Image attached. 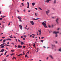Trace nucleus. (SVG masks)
Segmentation results:
<instances>
[{
	"instance_id": "obj_1",
	"label": "nucleus",
	"mask_w": 61,
	"mask_h": 61,
	"mask_svg": "<svg viewBox=\"0 0 61 61\" xmlns=\"http://www.w3.org/2000/svg\"><path fill=\"white\" fill-rule=\"evenodd\" d=\"M54 33L55 34V36L56 37H57V36H58V35H57V34H59V31H55L54 32Z\"/></svg>"
},
{
	"instance_id": "obj_2",
	"label": "nucleus",
	"mask_w": 61,
	"mask_h": 61,
	"mask_svg": "<svg viewBox=\"0 0 61 61\" xmlns=\"http://www.w3.org/2000/svg\"><path fill=\"white\" fill-rule=\"evenodd\" d=\"M42 25H43L45 28H46L47 27L46 25V24L45 23L43 22L42 23Z\"/></svg>"
},
{
	"instance_id": "obj_3",
	"label": "nucleus",
	"mask_w": 61,
	"mask_h": 61,
	"mask_svg": "<svg viewBox=\"0 0 61 61\" xmlns=\"http://www.w3.org/2000/svg\"><path fill=\"white\" fill-rule=\"evenodd\" d=\"M58 21H59V19L57 18L56 20V22L57 24H59Z\"/></svg>"
},
{
	"instance_id": "obj_4",
	"label": "nucleus",
	"mask_w": 61,
	"mask_h": 61,
	"mask_svg": "<svg viewBox=\"0 0 61 61\" xmlns=\"http://www.w3.org/2000/svg\"><path fill=\"white\" fill-rule=\"evenodd\" d=\"M19 26L21 30H22L23 29V27H22V25H19Z\"/></svg>"
},
{
	"instance_id": "obj_5",
	"label": "nucleus",
	"mask_w": 61,
	"mask_h": 61,
	"mask_svg": "<svg viewBox=\"0 0 61 61\" xmlns=\"http://www.w3.org/2000/svg\"><path fill=\"white\" fill-rule=\"evenodd\" d=\"M30 23L31 24H32V25H35V24H34V22H33V21H30Z\"/></svg>"
},
{
	"instance_id": "obj_6",
	"label": "nucleus",
	"mask_w": 61,
	"mask_h": 61,
	"mask_svg": "<svg viewBox=\"0 0 61 61\" xmlns=\"http://www.w3.org/2000/svg\"><path fill=\"white\" fill-rule=\"evenodd\" d=\"M49 12V10H47V11H46V15H48V13Z\"/></svg>"
},
{
	"instance_id": "obj_7",
	"label": "nucleus",
	"mask_w": 61,
	"mask_h": 61,
	"mask_svg": "<svg viewBox=\"0 0 61 61\" xmlns=\"http://www.w3.org/2000/svg\"><path fill=\"white\" fill-rule=\"evenodd\" d=\"M39 18H37V19H35V18H32V19L33 20H38V19H39Z\"/></svg>"
},
{
	"instance_id": "obj_8",
	"label": "nucleus",
	"mask_w": 61,
	"mask_h": 61,
	"mask_svg": "<svg viewBox=\"0 0 61 61\" xmlns=\"http://www.w3.org/2000/svg\"><path fill=\"white\" fill-rule=\"evenodd\" d=\"M17 18L18 19H19L20 20V19H22V18L20 17H19V16Z\"/></svg>"
},
{
	"instance_id": "obj_9",
	"label": "nucleus",
	"mask_w": 61,
	"mask_h": 61,
	"mask_svg": "<svg viewBox=\"0 0 61 61\" xmlns=\"http://www.w3.org/2000/svg\"><path fill=\"white\" fill-rule=\"evenodd\" d=\"M50 1V0H46V2L47 3H49V2Z\"/></svg>"
},
{
	"instance_id": "obj_10",
	"label": "nucleus",
	"mask_w": 61,
	"mask_h": 61,
	"mask_svg": "<svg viewBox=\"0 0 61 61\" xmlns=\"http://www.w3.org/2000/svg\"><path fill=\"white\" fill-rule=\"evenodd\" d=\"M4 50H5L4 49H3L2 50L0 51V52H4Z\"/></svg>"
},
{
	"instance_id": "obj_11",
	"label": "nucleus",
	"mask_w": 61,
	"mask_h": 61,
	"mask_svg": "<svg viewBox=\"0 0 61 61\" xmlns=\"http://www.w3.org/2000/svg\"><path fill=\"white\" fill-rule=\"evenodd\" d=\"M18 48H22V46H20L19 45H18Z\"/></svg>"
},
{
	"instance_id": "obj_12",
	"label": "nucleus",
	"mask_w": 61,
	"mask_h": 61,
	"mask_svg": "<svg viewBox=\"0 0 61 61\" xmlns=\"http://www.w3.org/2000/svg\"><path fill=\"white\" fill-rule=\"evenodd\" d=\"M35 4H36V3L34 2L32 4V5L33 6H34V5H35Z\"/></svg>"
},
{
	"instance_id": "obj_13",
	"label": "nucleus",
	"mask_w": 61,
	"mask_h": 61,
	"mask_svg": "<svg viewBox=\"0 0 61 61\" xmlns=\"http://www.w3.org/2000/svg\"><path fill=\"white\" fill-rule=\"evenodd\" d=\"M21 44L22 45H24V43L22 41H21Z\"/></svg>"
},
{
	"instance_id": "obj_14",
	"label": "nucleus",
	"mask_w": 61,
	"mask_h": 61,
	"mask_svg": "<svg viewBox=\"0 0 61 61\" xmlns=\"http://www.w3.org/2000/svg\"><path fill=\"white\" fill-rule=\"evenodd\" d=\"M49 56L50 57H51V58H52V59H53V57L52 56V55H50Z\"/></svg>"
},
{
	"instance_id": "obj_15",
	"label": "nucleus",
	"mask_w": 61,
	"mask_h": 61,
	"mask_svg": "<svg viewBox=\"0 0 61 61\" xmlns=\"http://www.w3.org/2000/svg\"><path fill=\"white\" fill-rule=\"evenodd\" d=\"M54 1V4H56V0H55Z\"/></svg>"
},
{
	"instance_id": "obj_16",
	"label": "nucleus",
	"mask_w": 61,
	"mask_h": 61,
	"mask_svg": "<svg viewBox=\"0 0 61 61\" xmlns=\"http://www.w3.org/2000/svg\"><path fill=\"white\" fill-rule=\"evenodd\" d=\"M4 46H5L4 45L3 46H2L0 47V48H3V47H4Z\"/></svg>"
},
{
	"instance_id": "obj_17",
	"label": "nucleus",
	"mask_w": 61,
	"mask_h": 61,
	"mask_svg": "<svg viewBox=\"0 0 61 61\" xmlns=\"http://www.w3.org/2000/svg\"><path fill=\"white\" fill-rule=\"evenodd\" d=\"M53 26H54V25L53 24L52 25H51V27L52 28H53Z\"/></svg>"
},
{
	"instance_id": "obj_18",
	"label": "nucleus",
	"mask_w": 61,
	"mask_h": 61,
	"mask_svg": "<svg viewBox=\"0 0 61 61\" xmlns=\"http://www.w3.org/2000/svg\"><path fill=\"white\" fill-rule=\"evenodd\" d=\"M7 40H9V41H11V39H9Z\"/></svg>"
},
{
	"instance_id": "obj_19",
	"label": "nucleus",
	"mask_w": 61,
	"mask_h": 61,
	"mask_svg": "<svg viewBox=\"0 0 61 61\" xmlns=\"http://www.w3.org/2000/svg\"><path fill=\"white\" fill-rule=\"evenodd\" d=\"M23 55V54H20L18 55V56H21V55Z\"/></svg>"
},
{
	"instance_id": "obj_20",
	"label": "nucleus",
	"mask_w": 61,
	"mask_h": 61,
	"mask_svg": "<svg viewBox=\"0 0 61 61\" xmlns=\"http://www.w3.org/2000/svg\"><path fill=\"white\" fill-rule=\"evenodd\" d=\"M5 39L2 42V43H5Z\"/></svg>"
},
{
	"instance_id": "obj_21",
	"label": "nucleus",
	"mask_w": 61,
	"mask_h": 61,
	"mask_svg": "<svg viewBox=\"0 0 61 61\" xmlns=\"http://www.w3.org/2000/svg\"><path fill=\"white\" fill-rule=\"evenodd\" d=\"M3 45H4V43H3V44H1V45L0 46H3Z\"/></svg>"
},
{
	"instance_id": "obj_22",
	"label": "nucleus",
	"mask_w": 61,
	"mask_h": 61,
	"mask_svg": "<svg viewBox=\"0 0 61 61\" xmlns=\"http://www.w3.org/2000/svg\"><path fill=\"white\" fill-rule=\"evenodd\" d=\"M48 27L49 28H51V26H50V25H48Z\"/></svg>"
},
{
	"instance_id": "obj_23",
	"label": "nucleus",
	"mask_w": 61,
	"mask_h": 61,
	"mask_svg": "<svg viewBox=\"0 0 61 61\" xmlns=\"http://www.w3.org/2000/svg\"><path fill=\"white\" fill-rule=\"evenodd\" d=\"M39 9H40L41 10H42V9L40 7H39Z\"/></svg>"
},
{
	"instance_id": "obj_24",
	"label": "nucleus",
	"mask_w": 61,
	"mask_h": 61,
	"mask_svg": "<svg viewBox=\"0 0 61 61\" xmlns=\"http://www.w3.org/2000/svg\"><path fill=\"white\" fill-rule=\"evenodd\" d=\"M2 28H3V29H4L5 28V26L4 25H2Z\"/></svg>"
},
{
	"instance_id": "obj_25",
	"label": "nucleus",
	"mask_w": 61,
	"mask_h": 61,
	"mask_svg": "<svg viewBox=\"0 0 61 61\" xmlns=\"http://www.w3.org/2000/svg\"><path fill=\"white\" fill-rule=\"evenodd\" d=\"M59 51H60V52H61V48L59 50Z\"/></svg>"
},
{
	"instance_id": "obj_26",
	"label": "nucleus",
	"mask_w": 61,
	"mask_h": 61,
	"mask_svg": "<svg viewBox=\"0 0 61 61\" xmlns=\"http://www.w3.org/2000/svg\"><path fill=\"white\" fill-rule=\"evenodd\" d=\"M27 8H29V5H28L27 7Z\"/></svg>"
},
{
	"instance_id": "obj_27",
	"label": "nucleus",
	"mask_w": 61,
	"mask_h": 61,
	"mask_svg": "<svg viewBox=\"0 0 61 61\" xmlns=\"http://www.w3.org/2000/svg\"><path fill=\"white\" fill-rule=\"evenodd\" d=\"M14 55V53H12L10 54V56H13V55Z\"/></svg>"
},
{
	"instance_id": "obj_28",
	"label": "nucleus",
	"mask_w": 61,
	"mask_h": 61,
	"mask_svg": "<svg viewBox=\"0 0 61 61\" xmlns=\"http://www.w3.org/2000/svg\"><path fill=\"white\" fill-rule=\"evenodd\" d=\"M52 49H53V48H54V45H52Z\"/></svg>"
},
{
	"instance_id": "obj_29",
	"label": "nucleus",
	"mask_w": 61,
	"mask_h": 61,
	"mask_svg": "<svg viewBox=\"0 0 61 61\" xmlns=\"http://www.w3.org/2000/svg\"><path fill=\"white\" fill-rule=\"evenodd\" d=\"M27 5H29V2H27Z\"/></svg>"
},
{
	"instance_id": "obj_30",
	"label": "nucleus",
	"mask_w": 61,
	"mask_h": 61,
	"mask_svg": "<svg viewBox=\"0 0 61 61\" xmlns=\"http://www.w3.org/2000/svg\"><path fill=\"white\" fill-rule=\"evenodd\" d=\"M21 19L19 20L20 22H22V20H21Z\"/></svg>"
},
{
	"instance_id": "obj_31",
	"label": "nucleus",
	"mask_w": 61,
	"mask_h": 61,
	"mask_svg": "<svg viewBox=\"0 0 61 61\" xmlns=\"http://www.w3.org/2000/svg\"><path fill=\"white\" fill-rule=\"evenodd\" d=\"M3 52L2 53L1 55H0V56H2V55H3Z\"/></svg>"
},
{
	"instance_id": "obj_32",
	"label": "nucleus",
	"mask_w": 61,
	"mask_h": 61,
	"mask_svg": "<svg viewBox=\"0 0 61 61\" xmlns=\"http://www.w3.org/2000/svg\"><path fill=\"white\" fill-rule=\"evenodd\" d=\"M23 55H25V52L24 51L23 52Z\"/></svg>"
},
{
	"instance_id": "obj_33",
	"label": "nucleus",
	"mask_w": 61,
	"mask_h": 61,
	"mask_svg": "<svg viewBox=\"0 0 61 61\" xmlns=\"http://www.w3.org/2000/svg\"><path fill=\"white\" fill-rule=\"evenodd\" d=\"M11 44L12 45H15L14 43H13V42H12Z\"/></svg>"
},
{
	"instance_id": "obj_34",
	"label": "nucleus",
	"mask_w": 61,
	"mask_h": 61,
	"mask_svg": "<svg viewBox=\"0 0 61 61\" xmlns=\"http://www.w3.org/2000/svg\"><path fill=\"white\" fill-rule=\"evenodd\" d=\"M34 45H33V46H34V47H35V46H36L35 45V44H34Z\"/></svg>"
},
{
	"instance_id": "obj_35",
	"label": "nucleus",
	"mask_w": 61,
	"mask_h": 61,
	"mask_svg": "<svg viewBox=\"0 0 61 61\" xmlns=\"http://www.w3.org/2000/svg\"><path fill=\"white\" fill-rule=\"evenodd\" d=\"M55 43H56V44H57L58 43L57 41H55Z\"/></svg>"
},
{
	"instance_id": "obj_36",
	"label": "nucleus",
	"mask_w": 61,
	"mask_h": 61,
	"mask_svg": "<svg viewBox=\"0 0 61 61\" xmlns=\"http://www.w3.org/2000/svg\"><path fill=\"white\" fill-rule=\"evenodd\" d=\"M6 59H4V60H3V61H6Z\"/></svg>"
},
{
	"instance_id": "obj_37",
	"label": "nucleus",
	"mask_w": 61,
	"mask_h": 61,
	"mask_svg": "<svg viewBox=\"0 0 61 61\" xmlns=\"http://www.w3.org/2000/svg\"><path fill=\"white\" fill-rule=\"evenodd\" d=\"M38 32H39L40 33H41V31L40 30H38Z\"/></svg>"
},
{
	"instance_id": "obj_38",
	"label": "nucleus",
	"mask_w": 61,
	"mask_h": 61,
	"mask_svg": "<svg viewBox=\"0 0 61 61\" xmlns=\"http://www.w3.org/2000/svg\"><path fill=\"white\" fill-rule=\"evenodd\" d=\"M46 59L47 60H48V57H47L46 58Z\"/></svg>"
},
{
	"instance_id": "obj_39",
	"label": "nucleus",
	"mask_w": 61,
	"mask_h": 61,
	"mask_svg": "<svg viewBox=\"0 0 61 61\" xmlns=\"http://www.w3.org/2000/svg\"><path fill=\"white\" fill-rule=\"evenodd\" d=\"M11 52H14V50H11Z\"/></svg>"
},
{
	"instance_id": "obj_40",
	"label": "nucleus",
	"mask_w": 61,
	"mask_h": 61,
	"mask_svg": "<svg viewBox=\"0 0 61 61\" xmlns=\"http://www.w3.org/2000/svg\"><path fill=\"white\" fill-rule=\"evenodd\" d=\"M41 33L40 32V33H39V36H40V35H41Z\"/></svg>"
},
{
	"instance_id": "obj_41",
	"label": "nucleus",
	"mask_w": 61,
	"mask_h": 61,
	"mask_svg": "<svg viewBox=\"0 0 61 61\" xmlns=\"http://www.w3.org/2000/svg\"><path fill=\"white\" fill-rule=\"evenodd\" d=\"M10 24H11V22H9L8 24V25H10Z\"/></svg>"
},
{
	"instance_id": "obj_42",
	"label": "nucleus",
	"mask_w": 61,
	"mask_h": 61,
	"mask_svg": "<svg viewBox=\"0 0 61 61\" xmlns=\"http://www.w3.org/2000/svg\"><path fill=\"white\" fill-rule=\"evenodd\" d=\"M35 15L36 16H37V15H36V13H35Z\"/></svg>"
},
{
	"instance_id": "obj_43",
	"label": "nucleus",
	"mask_w": 61,
	"mask_h": 61,
	"mask_svg": "<svg viewBox=\"0 0 61 61\" xmlns=\"http://www.w3.org/2000/svg\"><path fill=\"white\" fill-rule=\"evenodd\" d=\"M24 37H26V36H25V35H24Z\"/></svg>"
},
{
	"instance_id": "obj_44",
	"label": "nucleus",
	"mask_w": 61,
	"mask_h": 61,
	"mask_svg": "<svg viewBox=\"0 0 61 61\" xmlns=\"http://www.w3.org/2000/svg\"><path fill=\"white\" fill-rule=\"evenodd\" d=\"M32 36H36V35H35V34H32Z\"/></svg>"
},
{
	"instance_id": "obj_45",
	"label": "nucleus",
	"mask_w": 61,
	"mask_h": 61,
	"mask_svg": "<svg viewBox=\"0 0 61 61\" xmlns=\"http://www.w3.org/2000/svg\"><path fill=\"white\" fill-rule=\"evenodd\" d=\"M15 47L16 48V47H17V46H16V45H15Z\"/></svg>"
},
{
	"instance_id": "obj_46",
	"label": "nucleus",
	"mask_w": 61,
	"mask_h": 61,
	"mask_svg": "<svg viewBox=\"0 0 61 61\" xmlns=\"http://www.w3.org/2000/svg\"><path fill=\"white\" fill-rule=\"evenodd\" d=\"M15 40H16V42H17L18 41H17V39H15Z\"/></svg>"
},
{
	"instance_id": "obj_47",
	"label": "nucleus",
	"mask_w": 61,
	"mask_h": 61,
	"mask_svg": "<svg viewBox=\"0 0 61 61\" xmlns=\"http://www.w3.org/2000/svg\"><path fill=\"white\" fill-rule=\"evenodd\" d=\"M3 19V18H0V20H2V19Z\"/></svg>"
},
{
	"instance_id": "obj_48",
	"label": "nucleus",
	"mask_w": 61,
	"mask_h": 61,
	"mask_svg": "<svg viewBox=\"0 0 61 61\" xmlns=\"http://www.w3.org/2000/svg\"><path fill=\"white\" fill-rule=\"evenodd\" d=\"M23 4V3H22V5L23 6H24V4Z\"/></svg>"
},
{
	"instance_id": "obj_49",
	"label": "nucleus",
	"mask_w": 61,
	"mask_h": 61,
	"mask_svg": "<svg viewBox=\"0 0 61 61\" xmlns=\"http://www.w3.org/2000/svg\"><path fill=\"white\" fill-rule=\"evenodd\" d=\"M18 41L19 42H21V41H20L19 40H18Z\"/></svg>"
},
{
	"instance_id": "obj_50",
	"label": "nucleus",
	"mask_w": 61,
	"mask_h": 61,
	"mask_svg": "<svg viewBox=\"0 0 61 61\" xmlns=\"http://www.w3.org/2000/svg\"><path fill=\"white\" fill-rule=\"evenodd\" d=\"M41 42H43V40H41Z\"/></svg>"
},
{
	"instance_id": "obj_51",
	"label": "nucleus",
	"mask_w": 61,
	"mask_h": 61,
	"mask_svg": "<svg viewBox=\"0 0 61 61\" xmlns=\"http://www.w3.org/2000/svg\"><path fill=\"white\" fill-rule=\"evenodd\" d=\"M5 17V16H3V17H2V18H4V17Z\"/></svg>"
},
{
	"instance_id": "obj_52",
	"label": "nucleus",
	"mask_w": 61,
	"mask_h": 61,
	"mask_svg": "<svg viewBox=\"0 0 61 61\" xmlns=\"http://www.w3.org/2000/svg\"><path fill=\"white\" fill-rule=\"evenodd\" d=\"M2 23H5V22H4V21H2Z\"/></svg>"
},
{
	"instance_id": "obj_53",
	"label": "nucleus",
	"mask_w": 61,
	"mask_h": 61,
	"mask_svg": "<svg viewBox=\"0 0 61 61\" xmlns=\"http://www.w3.org/2000/svg\"><path fill=\"white\" fill-rule=\"evenodd\" d=\"M9 46V45H7L6 46Z\"/></svg>"
},
{
	"instance_id": "obj_54",
	"label": "nucleus",
	"mask_w": 61,
	"mask_h": 61,
	"mask_svg": "<svg viewBox=\"0 0 61 61\" xmlns=\"http://www.w3.org/2000/svg\"><path fill=\"white\" fill-rule=\"evenodd\" d=\"M60 29V28H58L57 29V30H59V29Z\"/></svg>"
},
{
	"instance_id": "obj_55",
	"label": "nucleus",
	"mask_w": 61,
	"mask_h": 61,
	"mask_svg": "<svg viewBox=\"0 0 61 61\" xmlns=\"http://www.w3.org/2000/svg\"><path fill=\"white\" fill-rule=\"evenodd\" d=\"M9 37H10V38H13V37H12L11 36H10Z\"/></svg>"
},
{
	"instance_id": "obj_56",
	"label": "nucleus",
	"mask_w": 61,
	"mask_h": 61,
	"mask_svg": "<svg viewBox=\"0 0 61 61\" xmlns=\"http://www.w3.org/2000/svg\"><path fill=\"white\" fill-rule=\"evenodd\" d=\"M14 38H15V39H16V37L15 36H14Z\"/></svg>"
},
{
	"instance_id": "obj_57",
	"label": "nucleus",
	"mask_w": 61,
	"mask_h": 61,
	"mask_svg": "<svg viewBox=\"0 0 61 61\" xmlns=\"http://www.w3.org/2000/svg\"><path fill=\"white\" fill-rule=\"evenodd\" d=\"M27 57V55H25V57Z\"/></svg>"
},
{
	"instance_id": "obj_58",
	"label": "nucleus",
	"mask_w": 61,
	"mask_h": 61,
	"mask_svg": "<svg viewBox=\"0 0 61 61\" xmlns=\"http://www.w3.org/2000/svg\"><path fill=\"white\" fill-rule=\"evenodd\" d=\"M17 13H18V12H19V11L18 10H17Z\"/></svg>"
},
{
	"instance_id": "obj_59",
	"label": "nucleus",
	"mask_w": 61,
	"mask_h": 61,
	"mask_svg": "<svg viewBox=\"0 0 61 61\" xmlns=\"http://www.w3.org/2000/svg\"><path fill=\"white\" fill-rule=\"evenodd\" d=\"M21 38H23V36H21Z\"/></svg>"
},
{
	"instance_id": "obj_60",
	"label": "nucleus",
	"mask_w": 61,
	"mask_h": 61,
	"mask_svg": "<svg viewBox=\"0 0 61 61\" xmlns=\"http://www.w3.org/2000/svg\"><path fill=\"white\" fill-rule=\"evenodd\" d=\"M2 38H3V39H4V38H5V37H2Z\"/></svg>"
},
{
	"instance_id": "obj_61",
	"label": "nucleus",
	"mask_w": 61,
	"mask_h": 61,
	"mask_svg": "<svg viewBox=\"0 0 61 61\" xmlns=\"http://www.w3.org/2000/svg\"><path fill=\"white\" fill-rule=\"evenodd\" d=\"M23 48H25V46H23Z\"/></svg>"
},
{
	"instance_id": "obj_62",
	"label": "nucleus",
	"mask_w": 61,
	"mask_h": 61,
	"mask_svg": "<svg viewBox=\"0 0 61 61\" xmlns=\"http://www.w3.org/2000/svg\"><path fill=\"white\" fill-rule=\"evenodd\" d=\"M3 33H1L0 34V35H3Z\"/></svg>"
},
{
	"instance_id": "obj_63",
	"label": "nucleus",
	"mask_w": 61,
	"mask_h": 61,
	"mask_svg": "<svg viewBox=\"0 0 61 61\" xmlns=\"http://www.w3.org/2000/svg\"><path fill=\"white\" fill-rule=\"evenodd\" d=\"M35 9H36V10H37V8H35Z\"/></svg>"
},
{
	"instance_id": "obj_64",
	"label": "nucleus",
	"mask_w": 61,
	"mask_h": 61,
	"mask_svg": "<svg viewBox=\"0 0 61 61\" xmlns=\"http://www.w3.org/2000/svg\"><path fill=\"white\" fill-rule=\"evenodd\" d=\"M23 11L24 12H25V9H24L23 10Z\"/></svg>"
}]
</instances>
